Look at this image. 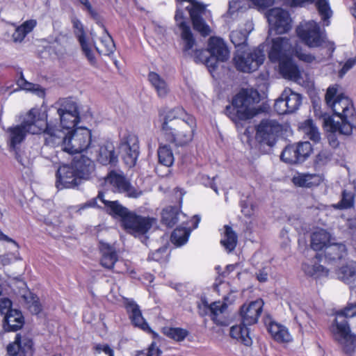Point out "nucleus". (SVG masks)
<instances>
[{
	"mask_svg": "<svg viewBox=\"0 0 356 356\" xmlns=\"http://www.w3.org/2000/svg\"><path fill=\"white\" fill-rule=\"evenodd\" d=\"M159 117L166 140L177 146H184L192 141L196 121L182 107L160 110Z\"/></svg>",
	"mask_w": 356,
	"mask_h": 356,
	"instance_id": "f257e3e1",
	"label": "nucleus"
},
{
	"mask_svg": "<svg viewBox=\"0 0 356 356\" xmlns=\"http://www.w3.org/2000/svg\"><path fill=\"white\" fill-rule=\"evenodd\" d=\"M337 92V89L335 87H329L325 94V101L340 121H336L332 117H327L324 118V125L332 133L339 132L340 134L349 136L356 124L355 109L348 97L343 95L336 96Z\"/></svg>",
	"mask_w": 356,
	"mask_h": 356,
	"instance_id": "f03ea898",
	"label": "nucleus"
},
{
	"mask_svg": "<svg viewBox=\"0 0 356 356\" xmlns=\"http://www.w3.org/2000/svg\"><path fill=\"white\" fill-rule=\"evenodd\" d=\"M103 193L99 192L97 198L92 199L85 204L83 208L95 207L97 199L100 200L107 209L109 214L118 216L121 219L123 228L129 234L135 236H143L151 229L155 222L154 218L144 217L129 211L123 207L118 201H108L104 198Z\"/></svg>",
	"mask_w": 356,
	"mask_h": 356,
	"instance_id": "7ed1b4c3",
	"label": "nucleus"
},
{
	"mask_svg": "<svg viewBox=\"0 0 356 356\" xmlns=\"http://www.w3.org/2000/svg\"><path fill=\"white\" fill-rule=\"evenodd\" d=\"M186 9L189 12L194 29L203 36L208 35L211 29L202 19V14L205 12L204 6L193 2L191 0H177V10L175 19L177 25L180 29L181 38L184 43V50L190 52L195 44V39L190 27L184 20L182 10Z\"/></svg>",
	"mask_w": 356,
	"mask_h": 356,
	"instance_id": "20e7f679",
	"label": "nucleus"
},
{
	"mask_svg": "<svg viewBox=\"0 0 356 356\" xmlns=\"http://www.w3.org/2000/svg\"><path fill=\"white\" fill-rule=\"evenodd\" d=\"M356 316V301L348 303L347 306L336 314L334 321L330 326L334 339L339 343L343 351L350 356L356 347V335L351 334L347 318Z\"/></svg>",
	"mask_w": 356,
	"mask_h": 356,
	"instance_id": "39448f33",
	"label": "nucleus"
},
{
	"mask_svg": "<svg viewBox=\"0 0 356 356\" xmlns=\"http://www.w3.org/2000/svg\"><path fill=\"white\" fill-rule=\"evenodd\" d=\"M293 55V47L290 40L279 37L272 40V47L268 53L272 62H278L280 74L285 79L298 81L300 72L298 66L291 60Z\"/></svg>",
	"mask_w": 356,
	"mask_h": 356,
	"instance_id": "423d86ee",
	"label": "nucleus"
},
{
	"mask_svg": "<svg viewBox=\"0 0 356 356\" xmlns=\"http://www.w3.org/2000/svg\"><path fill=\"white\" fill-rule=\"evenodd\" d=\"M263 305L262 300L259 299L249 303H245L241 306L240 309L241 323L234 325L230 328L229 334L232 338L236 339L246 346L252 345V340L250 337L248 326L257 323L262 312Z\"/></svg>",
	"mask_w": 356,
	"mask_h": 356,
	"instance_id": "0eeeda50",
	"label": "nucleus"
},
{
	"mask_svg": "<svg viewBox=\"0 0 356 356\" xmlns=\"http://www.w3.org/2000/svg\"><path fill=\"white\" fill-rule=\"evenodd\" d=\"M46 111L40 108H33L24 116L20 125L8 129L10 134V146L15 149L25 138L26 133L32 134H40L41 129L45 126Z\"/></svg>",
	"mask_w": 356,
	"mask_h": 356,
	"instance_id": "6e6552de",
	"label": "nucleus"
},
{
	"mask_svg": "<svg viewBox=\"0 0 356 356\" xmlns=\"http://www.w3.org/2000/svg\"><path fill=\"white\" fill-rule=\"evenodd\" d=\"M259 101L257 90L242 89L233 99L232 105L226 107V113L229 118L235 122L246 120L257 114L254 104Z\"/></svg>",
	"mask_w": 356,
	"mask_h": 356,
	"instance_id": "1a4fd4ad",
	"label": "nucleus"
},
{
	"mask_svg": "<svg viewBox=\"0 0 356 356\" xmlns=\"http://www.w3.org/2000/svg\"><path fill=\"white\" fill-rule=\"evenodd\" d=\"M264 59L265 54L260 48L251 51H248V48L243 50L238 49L234 58L236 69L243 72L255 71L264 63Z\"/></svg>",
	"mask_w": 356,
	"mask_h": 356,
	"instance_id": "9d476101",
	"label": "nucleus"
},
{
	"mask_svg": "<svg viewBox=\"0 0 356 356\" xmlns=\"http://www.w3.org/2000/svg\"><path fill=\"white\" fill-rule=\"evenodd\" d=\"M92 145L91 131L87 128L79 127L70 131L64 151L72 154L81 153L90 150Z\"/></svg>",
	"mask_w": 356,
	"mask_h": 356,
	"instance_id": "9b49d317",
	"label": "nucleus"
},
{
	"mask_svg": "<svg viewBox=\"0 0 356 356\" xmlns=\"http://www.w3.org/2000/svg\"><path fill=\"white\" fill-rule=\"evenodd\" d=\"M282 129V126L276 120H263L257 127L256 139L260 143L272 147Z\"/></svg>",
	"mask_w": 356,
	"mask_h": 356,
	"instance_id": "f8f14e48",
	"label": "nucleus"
},
{
	"mask_svg": "<svg viewBox=\"0 0 356 356\" xmlns=\"http://www.w3.org/2000/svg\"><path fill=\"white\" fill-rule=\"evenodd\" d=\"M106 182L113 186L114 191L124 193L129 197L138 198L143 194L142 191L131 186L122 172L111 171L106 177Z\"/></svg>",
	"mask_w": 356,
	"mask_h": 356,
	"instance_id": "ddd939ff",
	"label": "nucleus"
},
{
	"mask_svg": "<svg viewBox=\"0 0 356 356\" xmlns=\"http://www.w3.org/2000/svg\"><path fill=\"white\" fill-rule=\"evenodd\" d=\"M45 126L42 127L40 133H42L44 140V146L55 147L61 145L64 151L65 143H67L70 131L65 129H59L57 127L47 122V114L46 113Z\"/></svg>",
	"mask_w": 356,
	"mask_h": 356,
	"instance_id": "4468645a",
	"label": "nucleus"
},
{
	"mask_svg": "<svg viewBox=\"0 0 356 356\" xmlns=\"http://www.w3.org/2000/svg\"><path fill=\"white\" fill-rule=\"evenodd\" d=\"M297 33L299 38L310 47H319L323 42V38L320 31V27L314 21L300 24L297 28Z\"/></svg>",
	"mask_w": 356,
	"mask_h": 356,
	"instance_id": "2eb2a0df",
	"label": "nucleus"
},
{
	"mask_svg": "<svg viewBox=\"0 0 356 356\" xmlns=\"http://www.w3.org/2000/svg\"><path fill=\"white\" fill-rule=\"evenodd\" d=\"M119 149L125 164L130 168L135 165L139 155L138 137L134 134L125 136L121 140Z\"/></svg>",
	"mask_w": 356,
	"mask_h": 356,
	"instance_id": "dca6fc26",
	"label": "nucleus"
},
{
	"mask_svg": "<svg viewBox=\"0 0 356 356\" xmlns=\"http://www.w3.org/2000/svg\"><path fill=\"white\" fill-rule=\"evenodd\" d=\"M267 18L270 30H274L277 34L284 33L291 28V19L289 13L281 8H274L268 10Z\"/></svg>",
	"mask_w": 356,
	"mask_h": 356,
	"instance_id": "f3484780",
	"label": "nucleus"
},
{
	"mask_svg": "<svg viewBox=\"0 0 356 356\" xmlns=\"http://www.w3.org/2000/svg\"><path fill=\"white\" fill-rule=\"evenodd\" d=\"M80 184L78 175L71 165H63L58 169L56 182L58 189L72 188Z\"/></svg>",
	"mask_w": 356,
	"mask_h": 356,
	"instance_id": "a211bd4d",
	"label": "nucleus"
},
{
	"mask_svg": "<svg viewBox=\"0 0 356 356\" xmlns=\"http://www.w3.org/2000/svg\"><path fill=\"white\" fill-rule=\"evenodd\" d=\"M32 346L29 338L17 334L14 342L7 346V352L10 356H31Z\"/></svg>",
	"mask_w": 356,
	"mask_h": 356,
	"instance_id": "6ab92c4d",
	"label": "nucleus"
},
{
	"mask_svg": "<svg viewBox=\"0 0 356 356\" xmlns=\"http://www.w3.org/2000/svg\"><path fill=\"white\" fill-rule=\"evenodd\" d=\"M71 165L73 167L75 173L77 174L80 183L82 180L89 179L95 170L94 162L84 156L74 159Z\"/></svg>",
	"mask_w": 356,
	"mask_h": 356,
	"instance_id": "aec40b11",
	"label": "nucleus"
},
{
	"mask_svg": "<svg viewBox=\"0 0 356 356\" xmlns=\"http://www.w3.org/2000/svg\"><path fill=\"white\" fill-rule=\"evenodd\" d=\"M206 51L208 54L217 56L220 62H225L229 58V51L225 42L218 37L209 38L208 49Z\"/></svg>",
	"mask_w": 356,
	"mask_h": 356,
	"instance_id": "412c9836",
	"label": "nucleus"
},
{
	"mask_svg": "<svg viewBox=\"0 0 356 356\" xmlns=\"http://www.w3.org/2000/svg\"><path fill=\"white\" fill-rule=\"evenodd\" d=\"M96 159L102 165L113 164L118 161L115 145L112 142L106 141L97 150Z\"/></svg>",
	"mask_w": 356,
	"mask_h": 356,
	"instance_id": "4be33fe9",
	"label": "nucleus"
},
{
	"mask_svg": "<svg viewBox=\"0 0 356 356\" xmlns=\"http://www.w3.org/2000/svg\"><path fill=\"white\" fill-rule=\"evenodd\" d=\"M126 309L129 314L132 323L144 331L151 332V330L143 317L139 306L133 300H128L126 302Z\"/></svg>",
	"mask_w": 356,
	"mask_h": 356,
	"instance_id": "5701e85b",
	"label": "nucleus"
},
{
	"mask_svg": "<svg viewBox=\"0 0 356 356\" xmlns=\"http://www.w3.org/2000/svg\"><path fill=\"white\" fill-rule=\"evenodd\" d=\"M195 44L193 47L190 52H186L184 50V53L194 57L196 63H204L210 72L215 70L218 67V58L217 56H208L207 51L202 49H197L195 48Z\"/></svg>",
	"mask_w": 356,
	"mask_h": 356,
	"instance_id": "b1692460",
	"label": "nucleus"
},
{
	"mask_svg": "<svg viewBox=\"0 0 356 356\" xmlns=\"http://www.w3.org/2000/svg\"><path fill=\"white\" fill-rule=\"evenodd\" d=\"M99 250L102 254L101 265L105 268L112 269L118 260L115 248L108 243L101 242Z\"/></svg>",
	"mask_w": 356,
	"mask_h": 356,
	"instance_id": "393cba45",
	"label": "nucleus"
},
{
	"mask_svg": "<svg viewBox=\"0 0 356 356\" xmlns=\"http://www.w3.org/2000/svg\"><path fill=\"white\" fill-rule=\"evenodd\" d=\"M253 29L251 23H246L244 27L234 30L230 33V40L236 48L243 50L247 49L246 41L249 33Z\"/></svg>",
	"mask_w": 356,
	"mask_h": 356,
	"instance_id": "a878e982",
	"label": "nucleus"
},
{
	"mask_svg": "<svg viewBox=\"0 0 356 356\" xmlns=\"http://www.w3.org/2000/svg\"><path fill=\"white\" fill-rule=\"evenodd\" d=\"M24 319L20 311L14 309L4 316L3 327L6 331H17L22 327Z\"/></svg>",
	"mask_w": 356,
	"mask_h": 356,
	"instance_id": "bb28decb",
	"label": "nucleus"
},
{
	"mask_svg": "<svg viewBox=\"0 0 356 356\" xmlns=\"http://www.w3.org/2000/svg\"><path fill=\"white\" fill-rule=\"evenodd\" d=\"M334 238L331 234L325 229H321L315 231L311 236V247L318 251L326 248Z\"/></svg>",
	"mask_w": 356,
	"mask_h": 356,
	"instance_id": "cd10ccee",
	"label": "nucleus"
},
{
	"mask_svg": "<svg viewBox=\"0 0 356 356\" xmlns=\"http://www.w3.org/2000/svg\"><path fill=\"white\" fill-rule=\"evenodd\" d=\"M268 329L273 338L277 342L288 343L293 339L288 328L280 323L270 322Z\"/></svg>",
	"mask_w": 356,
	"mask_h": 356,
	"instance_id": "c85d7f7f",
	"label": "nucleus"
},
{
	"mask_svg": "<svg viewBox=\"0 0 356 356\" xmlns=\"http://www.w3.org/2000/svg\"><path fill=\"white\" fill-rule=\"evenodd\" d=\"M148 80L156 90L160 98H165L170 92V88L167 82L157 73L151 72L148 74Z\"/></svg>",
	"mask_w": 356,
	"mask_h": 356,
	"instance_id": "c756f323",
	"label": "nucleus"
},
{
	"mask_svg": "<svg viewBox=\"0 0 356 356\" xmlns=\"http://www.w3.org/2000/svg\"><path fill=\"white\" fill-rule=\"evenodd\" d=\"M347 254V249L342 243L331 242L325 249V257L329 261L341 259Z\"/></svg>",
	"mask_w": 356,
	"mask_h": 356,
	"instance_id": "7c9ffc66",
	"label": "nucleus"
},
{
	"mask_svg": "<svg viewBox=\"0 0 356 356\" xmlns=\"http://www.w3.org/2000/svg\"><path fill=\"white\" fill-rule=\"evenodd\" d=\"M57 113L80 114L79 104L72 97L59 99L56 103Z\"/></svg>",
	"mask_w": 356,
	"mask_h": 356,
	"instance_id": "2f4dec72",
	"label": "nucleus"
},
{
	"mask_svg": "<svg viewBox=\"0 0 356 356\" xmlns=\"http://www.w3.org/2000/svg\"><path fill=\"white\" fill-rule=\"evenodd\" d=\"M321 181V177L316 174H300L293 178L294 184L301 187L318 186Z\"/></svg>",
	"mask_w": 356,
	"mask_h": 356,
	"instance_id": "473e14b6",
	"label": "nucleus"
},
{
	"mask_svg": "<svg viewBox=\"0 0 356 356\" xmlns=\"http://www.w3.org/2000/svg\"><path fill=\"white\" fill-rule=\"evenodd\" d=\"M282 96L286 99L289 113H292L299 108L302 103V97L299 94L293 92L290 88H286L282 92Z\"/></svg>",
	"mask_w": 356,
	"mask_h": 356,
	"instance_id": "72a5a7b5",
	"label": "nucleus"
},
{
	"mask_svg": "<svg viewBox=\"0 0 356 356\" xmlns=\"http://www.w3.org/2000/svg\"><path fill=\"white\" fill-rule=\"evenodd\" d=\"M339 280L346 284H350L356 280V263L350 262L339 268L337 272Z\"/></svg>",
	"mask_w": 356,
	"mask_h": 356,
	"instance_id": "f704fd0d",
	"label": "nucleus"
},
{
	"mask_svg": "<svg viewBox=\"0 0 356 356\" xmlns=\"http://www.w3.org/2000/svg\"><path fill=\"white\" fill-rule=\"evenodd\" d=\"M36 24V20L29 19L24 22L21 26L17 27L12 35L13 41L15 42H22L26 35L34 29Z\"/></svg>",
	"mask_w": 356,
	"mask_h": 356,
	"instance_id": "c9c22d12",
	"label": "nucleus"
},
{
	"mask_svg": "<svg viewBox=\"0 0 356 356\" xmlns=\"http://www.w3.org/2000/svg\"><path fill=\"white\" fill-rule=\"evenodd\" d=\"M17 84L21 89L29 91L39 97H44L45 96L44 89L38 84L26 81L22 72L20 73V77L17 79Z\"/></svg>",
	"mask_w": 356,
	"mask_h": 356,
	"instance_id": "e433bc0d",
	"label": "nucleus"
},
{
	"mask_svg": "<svg viewBox=\"0 0 356 356\" xmlns=\"http://www.w3.org/2000/svg\"><path fill=\"white\" fill-rule=\"evenodd\" d=\"M103 28L104 34L100 38L101 46L96 47V49L100 54L109 56L115 50V44L107 30L104 27Z\"/></svg>",
	"mask_w": 356,
	"mask_h": 356,
	"instance_id": "4c0bfd02",
	"label": "nucleus"
},
{
	"mask_svg": "<svg viewBox=\"0 0 356 356\" xmlns=\"http://www.w3.org/2000/svg\"><path fill=\"white\" fill-rule=\"evenodd\" d=\"M302 270L307 275L315 277L327 276L328 274V270L316 261L305 263L302 265Z\"/></svg>",
	"mask_w": 356,
	"mask_h": 356,
	"instance_id": "58836bf2",
	"label": "nucleus"
},
{
	"mask_svg": "<svg viewBox=\"0 0 356 356\" xmlns=\"http://www.w3.org/2000/svg\"><path fill=\"white\" fill-rule=\"evenodd\" d=\"M220 243L229 252H232L236 246L237 236L232 229L227 225L225 226L224 236L221 239Z\"/></svg>",
	"mask_w": 356,
	"mask_h": 356,
	"instance_id": "ea45409f",
	"label": "nucleus"
},
{
	"mask_svg": "<svg viewBox=\"0 0 356 356\" xmlns=\"http://www.w3.org/2000/svg\"><path fill=\"white\" fill-rule=\"evenodd\" d=\"M180 213L175 207H167L162 212V221L168 227H173L179 220Z\"/></svg>",
	"mask_w": 356,
	"mask_h": 356,
	"instance_id": "a19ab883",
	"label": "nucleus"
},
{
	"mask_svg": "<svg viewBox=\"0 0 356 356\" xmlns=\"http://www.w3.org/2000/svg\"><path fill=\"white\" fill-rule=\"evenodd\" d=\"M303 133L312 140L314 143H317L321 140V134L318 128L313 123L312 120H305L301 125Z\"/></svg>",
	"mask_w": 356,
	"mask_h": 356,
	"instance_id": "79ce46f5",
	"label": "nucleus"
},
{
	"mask_svg": "<svg viewBox=\"0 0 356 356\" xmlns=\"http://www.w3.org/2000/svg\"><path fill=\"white\" fill-rule=\"evenodd\" d=\"M314 2L322 20L324 22V25L328 26L330 24L329 19L332 15L329 1L327 0H314Z\"/></svg>",
	"mask_w": 356,
	"mask_h": 356,
	"instance_id": "37998d69",
	"label": "nucleus"
},
{
	"mask_svg": "<svg viewBox=\"0 0 356 356\" xmlns=\"http://www.w3.org/2000/svg\"><path fill=\"white\" fill-rule=\"evenodd\" d=\"M191 231L186 227H177L171 234V241L176 246H181L186 243L190 236Z\"/></svg>",
	"mask_w": 356,
	"mask_h": 356,
	"instance_id": "c03bdc74",
	"label": "nucleus"
},
{
	"mask_svg": "<svg viewBox=\"0 0 356 356\" xmlns=\"http://www.w3.org/2000/svg\"><path fill=\"white\" fill-rule=\"evenodd\" d=\"M60 117V126L67 131L73 129L79 122L80 114L62 113L58 114Z\"/></svg>",
	"mask_w": 356,
	"mask_h": 356,
	"instance_id": "a18cd8bd",
	"label": "nucleus"
},
{
	"mask_svg": "<svg viewBox=\"0 0 356 356\" xmlns=\"http://www.w3.org/2000/svg\"><path fill=\"white\" fill-rule=\"evenodd\" d=\"M158 157L160 163L165 166H170L174 161V156L171 149L167 145H160L158 149Z\"/></svg>",
	"mask_w": 356,
	"mask_h": 356,
	"instance_id": "49530a36",
	"label": "nucleus"
},
{
	"mask_svg": "<svg viewBox=\"0 0 356 356\" xmlns=\"http://www.w3.org/2000/svg\"><path fill=\"white\" fill-rule=\"evenodd\" d=\"M22 297L31 314H38L40 312L41 305L39 302L37 296H34L32 293L27 291L26 293L23 294Z\"/></svg>",
	"mask_w": 356,
	"mask_h": 356,
	"instance_id": "de8ad7c7",
	"label": "nucleus"
},
{
	"mask_svg": "<svg viewBox=\"0 0 356 356\" xmlns=\"http://www.w3.org/2000/svg\"><path fill=\"white\" fill-rule=\"evenodd\" d=\"M281 159L288 163H301V160L296 149V145H290L285 147L281 154Z\"/></svg>",
	"mask_w": 356,
	"mask_h": 356,
	"instance_id": "09e8293b",
	"label": "nucleus"
},
{
	"mask_svg": "<svg viewBox=\"0 0 356 356\" xmlns=\"http://www.w3.org/2000/svg\"><path fill=\"white\" fill-rule=\"evenodd\" d=\"M227 305L224 302H214L211 304V318L218 325H223V321L218 319V316L222 314L227 309Z\"/></svg>",
	"mask_w": 356,
	"mask_h": 356,
	"instance_id": "8fccbe9b",
	"label": "nucleus"
},
{
	"mask_svg": "<svg viewBox=\"0 0 356 356\" xmlns=\"http://www.w3.org/2000/svg\"><path fill=\"white\" fill-rule=\"evenodd\" d=\"M163 333L176 341H182L187 336V331L186 330L179 327H165Z\"/></svg>",
	"mask_w": 356,
	"mask_h": 356,
	"instance_id": "3c124183",
	"label": "nucleus"
},
{
	"mask_svg": "<svg viewBox=\"0 0 356 356\" xmlns=\"http://www.w3.org/2000/svg\"><path fill=\"white\" fill-rule=\"evenodd\" d=\"M296 149L302 162L309 156L312 152V146L307 141L300 142L296 145Z\"/></svg>",
	"mask_w": 356,
	"mask_h": 356,
	"instance_id": "603ef678",
	"label": "nucleus"
},
{
	"mask_svg": "<svg viewBox=\"0 0 356 356\" xmlns=\"http://www.w3.org/2000/svg\"><path fill=\"white\" fill-rule=\"evenodd\" d=\"M293 54L298 58L300 60H302L307 63H312L313 62H320V59H317L314 56L307 54L304 51H302L301 49H299L298 48L293 47Z\"/></svg>",
	"mask_w": 356,
	"mask_h": 356,
	"instance_id": "864d4df0",
	"label": "nucleus"
},
{
	"mask_svg": "<svg viewBox=\"0 0 356 356\" xmlns=\"http://www.w3.org/2000/svg\"><path fill=\"white\" fill-rule=\"evenodd\" d=\"M353 205V197L350 192L343 191L342 193V199L339 204L336 207L339 209H348Z\"/></svg>",
	"mask_w": 356,
	"mask_h": 356,
	"instance_id": "5fc2aeb1",
	"label": "nucleus"
},
{
	"mask_svg": "<svg viewBox=\"0 0 356 356\" xmlns=\"http://www.w3.org/2000/svg\"><path fill=\"white\" fill-rule=\"evenodd\" d=\"M81 47V49L86 57L87 58L89 63L95 65L97 63L95 56H94V54L92 51L90 49L88 44L86 42V40L81 41L79 42Z\"/></svg>",
	"mask_w": 356,
	"mask_h": 356,
	"instance_id": "6e6d98bb",
	"label": "nucleus"
},
{
	"mask_svg": "<svg viewBox=\"0 0 356 356\" xmlns=\"http://www.w3.org/2000/svg\"><path fill=\"white\" fill-rule=\"evenodd\" d=\"M241 212L246 217H251L254 214V205L250 200L241 202Z\"/></svg>",
	"mask_w": 356,
	"mask_h": 356,
	"instance_id": "4d7b16f0",
	"label": "nucleus"
},
{
	"mask_svg": "<svg viewBox=\"0 0 356 356\" xmlns=\"http://www.w3.org/2000/svg\"><path fill=\"white\" fill-rule=\"evenodd\" d=\"M275 111L280 115H284L289 113L288 108L286 107V99L283 98L282 94L275 101L274 104Z\"/></svg>",
	"mask_w": 356,
	"mask_h": 356,
	"instance_id": "13d9d810",
	"label": "nucleus"
},
{
	"mask_svg": "<svg viewBox=\"0 0 356 356\" xmlns=\"http://www.w3.org/2000/svg\"><path fill=\"white\" fill-rule=\"evenodd\" d=\"M74 33L78 38L79 42L86 40L85 33L81 22L76 19L72 20Z\"/></svg>",
	"mask_w": 356,
	"mask_h": 356,
	"instance_id": "bf43d9fd",
	"label": "nucleus"
},
{
	"mask_svg": "<svg viewBox=\"0 0 356 356\" xmlns=\"http://www.w3.org/2000/svg\"><path fill=\"white\" fill-rule=\"evenodd\" d=\"M11 307L12 302L8 298H3L0 299V313L2 315L6 316L8 312L13 310Z\"/></svg>",
	"mask_w": 356,
	"mask_h": 356,
	"instance_id": "052dcab7",
	"label": "nucleus"
},
{
	"mask_svg": "<svg viewBox=\"0 0 356 356\" xmlns=\"http://www.w3.org/2000/svg\"><path fill=\"white\" fill-rule=\"evenodd\" d=\"M211 304L209 305L205 300H202L201 303L198 305V313L202 316L206 315L211 316Z\"/></svg>",
	"mask_w": 356,
	"mask_h": 356,
	"instance_id": "680f3d73",
	"label": "nucleus"
},
{
	"mask_svg": "<svg viewBox=\"0 0 356 356\" xmlns=\"http://www.w3.org/2000/svg\"><path fill=\"white\" fill-rule=\"evenodd\" d=\"M356 65V56L354 58L348 59L341 70L339 72L341 76L344 75L348 70H350L354 65Z\"/></svg>",
	"mask_w": 356,
	"mask_h": 356,
	"instance_id": "e2e57ef3",
	"label": "nucleus"
},
{
	"mask_svg": "<svg viewBox=\"0 0 356 356\" xmlns=\"http://www.w3.org/2000/svg\"><path fill=\"white\" fill-rule=\"evenodd\" d=\"M95 349L98 353L104 352L108 356H114L113 350L108 344H97Z\"/></svg>",
	"mask_w": 356,
	"mask_h": 356,
	"instance_id": "0e129e2a",
	"label": "nucleus"
},
{
	"mask_svg": "<svg viewBox=\"0 0 356 356\" xmlns=\"http://www.w3.org/2000/svg\"><path fill=\"white\" fill-rule=\"evenodd\" d=\"M165 252L166 248H160L155 250V252L151 253V254L149 255V259L154 261H159L163 257V255Z\"/></svg>",
	"mask_w": 356,
	"mask_h": 356,
	"instance_id": "69168bd1",
	"label": "nucleus"
},
{
	"mask_svg": "<svg viewBox=\"0 0 356 356\" xmlns=\"http://www.w3.org/2000/svg\"><path fill=\"white\" fill-rule=\"evenodd\" d=\"M215 177L211 179L208 176L202 177V184L206 186L211 187L216 193H218V188L214 182Z\"/></svg>",
	"mask_w": 356,
	"mask_h": 356,
	"instance_id": "338daca9",
	"label": "nucleus"
},
{
	"mask_svg": "<svg viewBox=\"0 0 356 356\" xmlns=\"http://www.w3.org/2000/svg\"><path fill=\"white\" fill-rule=\"evenodd\" d=\"M314 0H285V3L291 6H302L305 3H314Z\"/></svg>",
	"mask_w": 356,
	"mask_h": 356,
	"instance_id": "774afa93",
	"label": "nucleus"
}]
</instances>
